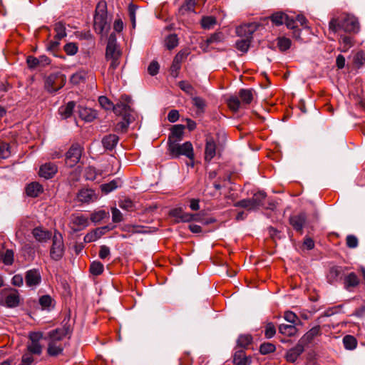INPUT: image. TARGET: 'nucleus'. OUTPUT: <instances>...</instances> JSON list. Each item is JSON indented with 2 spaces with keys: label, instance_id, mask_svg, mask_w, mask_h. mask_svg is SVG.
Returning <instances> with one entry per match:
<instances>
[{
  "label": "nucleus",
  "instance_id": "obj_62",
  "mask_svg": "<svg viewBox=\"0 0 365 365\" xmlns=\"http://www.w3.org/2000/svg\"><path fill=\"white\" fill-rule=\"evenodd\" d=\"M64 51L68 55H74L78 51V46L74 43H66L64 46Z\"/></svg>",
  "mask_w": 365,
  "mask_h": 365
},
{
  "label": "nucleus",
  "instance_id": "obj_18",
  "mask_svg": "<svg viewBox=\"0 0 365 365\" xmlns=\"http://www.w3.org/2000/svg\"><path fill=\"white\" fill-rule=\"evenodd\" d=\"M216 143L213 138L208 136L206 138L205 160L210 162L216 155Z\"/></svg>",
  "mask_w": 365,
  "mask_h": 365
},
{
  "label": "nucleus",
  "instance_id": "obj_4",
  "mask_svg": "<svg viewBox=\"0 0 365 365\" xmlns=\"http://www.w3.org/2000/svg\"><path fill=\"white\" fill-rule=\"evenodd\" d=\"M254 92L253 89H240L238 96H231L227 99L229 108L237 112L242 106L250 105L254 98Z\"/></svg>",
  "mask_w": 365,
  "mask_h": 365
},
{
  "label": "nucleus",
  "instance_id": "obj_14",
  "mask_svg": "<svg viewBox=\"0 0 365 365\" xmlns=\"http://www.w3.org/2000/svg\"><path fill=\"white\" fill-rule=\"evenodd\" d=\"M344 274V269L342 267L339 266H334L330 268L327 279L329 284H335L338 282H339Z\"/></svg>",
  "mask_w": 365,
  "mask_h": 365
},
{
  "label": "nucleus",
  "instance_id": "obj_53",
  "mask_svg": "<svg viewBox=\"0 0 365 365\" xmlns=\"http://www.w3.org/2000/svg\"><path fill=\"white\" fill-rule=\"evenodd\" d=\"M98 102L102 108L106 110H113V103L106 96H100L98 98Z\"/></svg>",
  "mask_w": 365,
  "mask_h": 365
},
{
  "label": "nucleus",
  "instance_id": "obj_16",
  "mask_svg": "<svg viewBox=\"0 0 365 365\" xmlns=\"http://www.w3.org/2000/svg\"><path fill=\"white\" fill-rule=\"evenodd\" d=\"M97 198L98 196L96 195L94 190L88 188L81 190L77 195L78 200L83 203L93 202L96 201Z\"/></svg>",
  "mask_w": 365,
  "mask_h": 365
},
{
  "label": "nucleus",
  "instance_id": "obj_54",
  "mask_svg": "<svg viewBox=\"0 0 365 365\" xmlns=\"http://www.w3.org/2000/svg\"><path fill=\"white\" fill-rule=\"evenodd\" d=\"M138 6L130 4L128 6L129 17L132 23V26L134 29L136 24L135 14Z\"/></svg>",
  "mask_w": 365,
  "mask_h": 365
},
{
  "label": "nucleus",
  "instance_id": "obj_33",
  "mask_svg": "<svg viewBox=\"0 0 365 365\" xmlns=\"http://www.w3.org/2000/svg\"><path fill=\"white\" fill-rule=\"evenodd\" d=\"M80 117L87 122H91L96 118V113L95 110L88 108H83L79 110Z\"/></svg>",
  "mask_w": 365,
  "mask_h": 365
},
{
  "label": "nucleus",
  "instance_id": "obj_42",
  "mask_svg": "<svg viewBox=\"0 0 365 365\" xmlns=\"http://www.w3.org/2000/svg\"><path fill=\"white\" fill-rule=\"evenodd\" d=\"M119 207L126 211H133L134 210V203L130 198H123L118 202Z\"/></svg>",
  "mask_w": 365,
  "mask_h": 365
},
{
  "label": "nucleus",
  "instance_id": "obj_56",
  "mask_svg": "<svg viewBox=\"0 0 365 365\" xmlns=\"http://www.w3.org/2000/svg\"><path fill=\"white\" fill-rule=\"evenodd\" d=\"M11 151L8 143H3L0 144V158L5 159L10 156Z\"/></svg>",
  "mask_w": 365,
  "mask_h": 365
},
{
  "label": "nucleus",
  "instance_id": "obj_25",
  "mask_svg": "<svg viewBox=\"0 0 365 365\" xmlns=\"http://www.w3.org/2000/svg\"><path fill=\"white\" fill-rule=\"evenodd\" d=\"M32 234L34 237L40 242H46L51 237L52 235L51 232L43 230L41 227L34 228L32 231Z\"/></svg>",
  "mask_w": 365,
  "mask_h": 365
},
{
  "label": "nucleus",
  "instance_id": "obj_36",
  "mask_svg": "<svg viewBox=\"0 0 365 365\" xmlns=\"http://www.w3.org/2000/svg\"><path fill=\"white\" fill-rule=\"evenodd\" d=\"M271 21L277 26H280L284 24L285 19H287V14L282 12L277 11L273 14L271 17Z\"/></svg>",
  "mask_w": 365,
  "mask_h": 365
},
{
  "label": "nucleus",
  "instance_id": "obj_34",
  "mask_svg": "<svg viewBox=\"0 0 365 365\" xmlns=\"http://www.w3.org/2000/svg\"><path fill=\"white\" fill-rule=\"evenodd\" d=\"M320 334V327L319 326H316L312 328L309 331H308L303 337L299 340L304 344L311 341L315 336H318Z\"/></svg>",
  "mask_w": 365,
  "mask_h": 365
},
{
  "label": "nucleus",
  "instance_id": "obj_49",
  "mask_svg": "<svg viewBox=\"0 0 365 365\" xmlns=\"http://www.w3.org/2000/svg\"><path fill=\"white\" fill-rule=\"evenodd\" d=\"M251 40L250 38H243L237 41L236 43L237 48L242 52H247L250 47Z\"/></svg>",
  "mask_w": 365,
  "mask_h": 365
},
{
  "label": "nucleus",
  "instance_id": "obj_58",
  "mask_svg": "<svg viewBox=\"0 0 365 365\" xmlns=\"http://www.w3.org/2000/svg\"><path fill=\"white\" fill-rule=\"evenodd\" d=\"M112 221L113 222H120L123 220V216L121 212L116 207L111 208Z\"/></svg>",
  "mask_w": 365,
  "mask_h": 365
},
{
  "label": "nucleus",
  "instance_id": "obj_37",
  "mask_svg": "<svg viewBox=\"0 0 365 365\" xmlns=\"http://www.w3.org/2000/svg\"><path fill=\"white\" fill-rule=\"evenodd\" d=\"M129 109V104L121 101L113 107V111L117 115H123L124 116Z\"/></svg>",
  "mask_w": 365,
  "mask_h": 365
},
{
  "label": "nucleus",
  "instance_id": "obj_40",
  "mask_svg": "<svg viewBox=\"0 0 365 365\" xmlns=\"http://www.w3.org/2000/svg\"><path fill=\"white\" fill-rule=\"evenodd\" d=\"M165 45L169 50L173 49L178 45V38L176 34H170L165 40Z\"/></svg>",
  "mask_w": 365,
  "mask_h": 365
},
{
  "label": "nucleus",
  "instance_id": "obj_13",
  "mask_svg": "<svg viewBox=\"0 0 365 365\" xmlns=\"http://www.w3.org/2000/svg\"><path fill=\"white\" fill-rule=\"evenodd\" d=\"M257 26L255 23L246 24L237 27L236 32L239 36L252 40V35L257 31Z\"/></svg>",
  "mask_w": 365,
  "mask_h": 365
},
{
  "label": "nucleus",
  "instance_id": "obj_57",
  "mask_svg": "<svg viewBox=\"0 0 365 365\" xmlns=\"http://www.w3.org/2000/svg\"><path fill=\"white\" fill-rule=\"evenodd\" d=\"M276 334V329L273 323L269 322L267 324L265 330H264V336L267 339H270L274 336Z\"/></svg>",
  "mask_w": 365,
  "mask_h": 365
},
{
  "label": "nucleus",
  "instance_id": "obj_3",
  "mask_svg": "<svg viewBox=\"0 0 365 365\" xmlns=\"http://www.w3.org/2000/svg\"><path fill=\"white\" fill-rule=\"evenodd\" d=\"M168 152L172 158H178L181 155L187 157L190 163L188 165L194 166V150L192 144L190 141H187L182 144L178 142H171L168 144Z\"/></svg>",
  "mask_w": 365,
  "mask_h": 365
},
{
  "label": "nucleus",
  "instance_id": "obj_32",
  "mask_svg": "<svg viewBox=\"0 0 365 365\" xmlns=\"http://www.w3.org/2000/svg\"><path fill=\"white\" fill-rule=\"evenodd\" d=\"M279 331L280 334L287 336H292L297 334V329L295 327V324H281L279 326Z\"/></svg>",
  "mask_w": 365,
  "mask_h": 365
},
{
  "label": "nucleus",
  "instance_id": "obj_48",
  "mask_svg": "<svg viewBox=\"0 0 365 365\" xmlns=\"http://www.w3.org/2000/svg\"><path fill=\"white\" fill-rule=\"evenodd\" d=\"M216 24V19L213 16H205L201 20L202 27L210 29Z\"/></svg>",
  "mask_w": 365,
  "mask_h": 365
},
{
  "label": "nucleus",
  "instance_id": "obj_29",
  "mask_svg": "<svg viewBox=\"0 0 365 365\" xmlns=\"http://www.w3.org/2000/svg\"><path fill=\"white\" fill-rule=\"evenodd\" d=\"M122 185V181L120 178H117L115 180H113L112 181L109 182L108 183H104L101 185V190L105 194H108L116 188L120 187Z\"/></svg>",
  "mask_w": 365,
  "mask_h": 365
},
{
  "label": "nucleus",
  "instance_id": "obj_26",
  "mask_svg": "<svg viewBox=\"0 0 365 365\" xmlns=\"http://www.w3.org/2000/svg\"><path fill=\"white\" fill-rule=\"evenodd\" d=\"M233 363L235 365H250L251 359L245 355L243 350H239L234 354Z\"/></svg>",
  "mask_w": 365,
  "mask_h": 365
},
{
  "label": "nucleus",
  "instance_id": "obj_30",
  "mask_svg": "<svg viewBox=\"0 0 365 365\" xmlns=\"http://www.w3.org/2000/svg\"><path fill=\"white\" fill-rule=\"evenodd\" d=\"M39 304L43 310L50 311L55 306L53 299L48 294H45L39 298Z\"/></svg>",
  "mask_w": 365,
  "mask_h": 365
},
{
  "label": "nucleus",
  "instance_id": "obj_61",
  "mask_svg": "<svg viewBox=\"0 0 365 365\" xmlns=\"http://www.w3.org/2000/svg\"><path fill=\"white\" fill-rule=\"evenodd\" d=\"M98 173L95 168L88 167L86 170V178L88 180H95L97 178Z\"/></svg>",
  "mask_w": 365,
  "mask_h": 365
},
{
  "label": "nucleus",
  "instance_id": "obj_52",
  "mask_svg": "<svg viewBox=\"0 0 365 365\" xmlns=\"http://www.w3.org/2000/svg\"><path fill=\"white\" fill-rule=\"evenodd\" d=\"M108 212H106L105 210H99L91 215V220L93 222H99L100 221L106 218Z\"/></svg>",
  "mask_w": 365,
  "mask_h": 365
},
{
  "label": "nucleus",
  "instance_id": "obj_59",
  "mask_svg": "<svg viewBox=\"0 0 365 365\" xmlns=\"http://www.w3.org/2000/svg\"><path fill=\"white\" fill-rule=\"evenodd\" d=\"M346 244L348 247L354 249L358 246L359 241L356 236L349 235L346 237Z\"/></svg>",
  "mask_w": 365,
  "mask_h": 365
},
{
  "label": "nucleus",
  "instance_id": "obj_43",
  "mask_svg": "<svg viewBox=\"0 0 365 365\" xmlns=\"http://www.w3.org/2000/svg\"><path fill=\"white\" fill-rule=\"evenodd\" d=\"M54 30L56 32V38L58 39H61L66 36L65 26L61 22L55 24Z\"/></svg>",
  "mask_w": 365,
  "mask_h": 365
},
{
  "label": "nucleus",
  "instance_id": "obj_20",
  "mask_svg": "<svg viewBox=\"0 0 365 365\" xmlns=\"http://www.w3.org/2000/svg\"><path fill=\"white\" fill-rule=\"evenodd\" d=\"M307 221V216L304 213L302 212L296 215H293L289 218V222L293 228L297 231L302 232V229Z\"/></svg>",
  "mask_w": 365,
  "mask_h": 365
},
{
  "label": "nucleus",
  "instance_id": "obj_64",
  "mask_svg": "<svg viewBox=\"0 0 365 365\" xmlns=\"http://www.w3.org/2000/svg\"><path fill=\"white\" fill-rule=\"evenodd\" d=\"M34 361L32 355L24 354L21 357V363L19 365H32Z\"/></svg>",
  "mask_w": 365,
  "mask_h": 365
},
{
  "label": "nucleus",
  "instance_id": "obj_27",
  "mask_svg": "<svg viewBox=\"0 0 365 365\" xmlns=\"http://www.w3.org/2000/svg\"><path fill=\"white\" fill-rule=\"evenodd\" d=\"M14 254L13 250H6L5 252L0 247V262H2L4 265L10 266L14 262Z\"/></svg>",
  "mask_w": 365,
  "mask_h": 365
},
{
  "label": "nucleus",
  "instance_id": "obj_24",
  "mask_svg": "<svg viewBox=\"0 0 365 365\" xmlns=\"http://www.w3.org/2000/svg\"><path fill=\"white\" fill-rule=\"evenodd\" d=\"M119 140L118 135L115 134H109L104 136L102 139V144L106 150H112L117 145Z\"/></svg>",
  "mask_w": 365,
  "mask_h": 365
},
{
  "label": "nucleus",
  "instance_id": "obj_2",
  "mask_svg": "<svg viewBox=\"0 0 365 365\" xmlns=\"http://www.w3.org/2000/svg\"><path fill=\"white\" fill-rule=\"evenodd\" d=\"M67 334L64 328H57L48 332L44 339L48 341L47 354L49 356L57 357L61 355L64 350L62 341Z\"/></svg>",
  "mask_w": 365,
  "mask_h": 365
},
{
  "label": "nucleus",
  "instance_id": "obj_39",
  "mask_svg": "<svg viewBox=\"0 0 365 365\" xmlns=\"http://www.w3.org/2000/svg\"><path fill=\"white\" fill-rule=\"evenodd\" d=\"M235 207H243L247 209L249 211L256 210L255 207L252 201V199H243L240 201L236 202L234 204Z\"/></svg>",
  "mask_w": 365,
  "mask_h": 365
},
{
  "label": "nucleus",
  "instance_id": "obj_11",
  "mask_svg": "<svg viewBox=\"0 0 365 365\" xmlns=\"http://www.w3.org/2000/svg\"><path fill=\"white\" fill-rule=\"evenodd\" d=\"M71 225L74 231L82 230L88 226V218L80 213L73 214L71 216Z\"/></svg>",
  "mask_w": 365,
  "mask_h": 365
},
{
  "label": "nucleus",
  "instance_id": "obj_1",
  "mask_svg": "<svg viewBox=\"0 0 365 365\" xmlns=\"http://www.w3.org/2000/svg\"><path fill=\"white\" fill-rule=\"evenodd\" d=\"M329 29L334 33L343 30L345 32L356 34L359 31L360 26L356 16L346 14L341 18L333 17L329 23Z\"/></svg>",
  "mask_w": 365,
  "mask_h": 365
},
{
  "label": "nucleus",
  "instance_id": "obj_10",
  "mask_svg": "<svg viewBox=\"0 0 365 365\" xmlns=\"http://www.w3.org/2000/svg\"><path fill=\"white\" fill-rule=\"evenodd\" d=\"M83 148L78 143H73L66 154V162L70 167H73L80 160Z\"/></svg>",
  "mask_w": 365,
  "mask_h": 365
},
{
  "label": "nucleus",
  "instance_id": "obj_17",
  "mask_svg": "<svg viewBox=\"0 0 365 365\" xmlns=\"http://www.w3.org/2000/svg\"><path fill=\"white\" fill-rule=\"evenodd\" d=\"M304 350V344L299 341L298 344L293 348L290 349L286 354V359L289 362H294L298 357L303 353Z\"/></svg>",
  "mask_w": 365,
  "mask_h": 365
},
{
  "label": "nucleus",
  "instance_id": "obj_15",
  "mask_svg": "<svg viewBox=\"0 0 365 365\" xmlns=\"http://www.w3.org/2000/svg\"><path fill=\"white\" fill-rule=\"evenodd\" d=\"M359 283L360 279L354 272L349 273L344 278V287L349 292H353Z\"/></svg>",
  "mask_w": 365,
  "mask_h": 365
},
{
  "label": "nucleus",
  "instance_id": "obj_9",
  "mask_svg": "<svg viewBox=\"0 0 365 365\" xmlns=\"http://www.w3.org/2000/svg\"><path fill=\"white\" fill-rule=\"evenodd\" d=\"M4 299L0 304L9 308L16 307L19 304V294L16 289H4L1 292Z\"/></svg>",
  "mask_w": 365,
  "mask_h": 365
},
{
  "label": "nucleus",
  "instance_id": "obj_22",
  "mask_svg": "<svg viewBox=\"0 0 365 365\" xmlns=\"http://www.w3.org/2000/svg\"><path fill=\"white\" fill-rule=\"evenodd\" d=\"M185 125H175L171 130V133L168 138V143L171 142H179L182 140L183 136V131Z\"/></svg>",
  "mask_w": 365,
  "mask_h": 365
},
{
  "label": "nucleus",
  "instance_id": "obj_41",
  "mask_svg": "<svg viewBox=\"0 0 365 365\" xmlns=\"http://www.w3.org/2000/svg\"><path fill=\"white\" fill-rule=\"evenodd\" d=\"M343 343H344V347L346 349H349V350L355 349L356 346V344H357L356 338L351 335L345 336L343 339Z\"/></svg>",
  "mask_w": 365,
  "mask_h": 365
},
{
  "label": "nucleus",
  "instance_id": "obj_19",
  "mask_svg": "<svg viewBox=\"0 0 365 365\" xmlns=\"http://www.w3.org/2000/svg\"><path fill=\"white\" fill-rule=\"evenodd\" d=\"M57 172V166L53 163H46L40 167L39 175L45 179H50Z\"/></svg>",
  "mask_w": 365,
  "mask_h": 365
},
{
  "label": "nucleus",
  "instance_id": "obj_60",
  "mask_svg": "<svg viewBox=\"0 0 365 365\" xmlns=\"http://www.w3.org/2000/svg\"><path fill=\"white\" fill-rule=\"evenodd\" d=\"M222 33H215L206 39L205 43L208 46L213 43L220 42V41H222Z\"/></svg>",
  "mask_w": 365,
  "mask_h": 365
},
{
  "label": "nucleus",
  "instance_id": "obj_21",
  "mask_svg": "<svg viewBox=\"0 0 365 365\" xmlns=\"http://www.w3.org/2000/svg\"><path fill=\"white\" fill-rule=\"evenodd\" d=\"M109 230L108 226L98 227L93 231L87 233L84 237V242L86 243L96 241L101 236L106 234V232Z\"/></svg>",
  "mask_w": 365,
  "mask_h": 365
},
{
  "label": "nucleus",
  "instance_id": "obj_7",
  "mask_svg": "<svg viewBox=\"0 0 365 365\" xmlns=\"http://www.w3.org/2000/svg\"><path fill=\"white\" fill-rule=\"evenodd\" d=\"M65 252V247L62 235L58 232H55L52 238V245L50 250V256L55 261L60 260Z\"/></svg>",
  "mask_w": 365,
  "mask_h": 365
},
{
  "label": "nucleus",
  "instance_id": "obj_46",
  "mask_svg": "<svg viewBox=\"0 0 365 365\" xmlns=\"http://www.w3.org/2000/svg\"><path fill=\"white\" fill-rule=\"evenodd\" d=\"M291 40L286 37H279L277 38V46L280 51H285L291 46Z\"/></svg>",
  "mask_w": 365,
  "mask_h": 365
},
{
  "label": "nucleus",
  "instance_id": "obj_51",
  "mask_svg": "<svg viewBox=\"0 0 365 365\" xmlns=\"http://www.w3.org/2000/svg\"><path fill=\"white\" fill-rule=\"evenodd\" d=\"M354 63L358 68L365 64V53L363 51H359L354 55Z\"/></svg>",
  "mask_w": 365,
  "mask_h": 365
},
{
  "label": "nucleus",
  "instance_id": "obj_50",
  "mask_svg": "<svg viewBox=\"0 0 365 365\" xmlns=\"http://www.w3.org/2000/svg\"><path fill=\"white\" fill-rule=\"evenodd\" d=\"M275 349H276V347L273 344L267 342V343H264L260 345L259 352L262 354L264 355V354H267L274 352L275 351Z\"/></svg>",
  "mask_w": 365,
  "mask_h": 365
},
{
  "label": "nucleus",
  "instance_id": "obj_44",
  "mask_svg": "<svg viewBox=\"0 0 365 365\" xmlns=\"http://www.w3.org/2000/svg\"><path fill=\"white\" fill-rule=\"evenodd\" d=\"M252 341V337L250 334L240 335L237 339V344L242 348L247 347Z\"/></svg>",
  "mask_w": 365,
  "mask_h": 365
},
{
  "label": "nucleus",
  "instance_id": "obj_6",
  "mask_svg": "<svg viewBox=\"0 0 365 365\" xmlns=\"http://www.w3.org/2000/svg\"><path fill=\"white\" fill-rule=\"evenodd\" d=\"M66 77L61 73H56L49 75L46 81L44 87L49 93H56L64 86Z\"/></svg>",
  "mask_w": 365,
  "mask_h": 365
},
{
  "label": "nucleus",
  "instance_id": "obj_23",
  "mask_svg": "<svg viewBox=\"0 0 365 365\" xmlns=\"http://www.w3.org/2000/svg\"><path fill=\"white\" fill-rule=\"evenodd\" d=\"M339 48L341 52H347L354 45L353 37L346 35H341L339 39Z\"/></svg>",
  "mask_w": 365,
  "mask_h": 365
},
{
  "label": "nucleus",
  "instance_id": "obj_63",
  "mask_svg": "<svg viewBox=\"0 0 365 365\" xmlns=\"http://www.w3.org/2000/svg\"><path fill=\"white\" fill-rule=\"evenodd\" d=\"M284 317L286 321L292 324H296L299 321L297 316L292 312H286Z\"/></svg>",
  "mask_w": 365,
  "mask_h": 365
},
{
  "label": "nucleus",
  "instance_id": "obj_28",
  "mask_svg": "<svg viewBox=\"0 0 365 365\" xmlns=\"http://www.w3.org/2000/svg\"><path fill=\"white\" fill-rule=\"evenodd\" d=\"M42 191L43 188L41 185L37 182H33L29 184L26 188L27 195L32 197H37Z\"/></svg>",
  "mask_w": 365,
  "mask_h": 365
},
{
  "label": "nucleus",
  "instance_id": "obj_55",
  "mask_svg": "<svg viewBox=\"0 0 365 365\" xmlns=\"http://www.w3.org/2000/svg\"><path fill=\"white\" fill-rule=\"evenodd\" d=\"M121 230L124 232H132V233H143L145 232L139 226H135L131 225H125L122 227Z\"/></svg>",
  "mask_w": 365,
  "mask_h": 365
},
{
  "label": "nucleus",
  "instance_id": "obj_12",
  "mask_svg": "<svg viewBox=\"0 0 365 365\" xmlns=\"http://www.w3.org/2000/svg\"><path fill=\"white\" fill-rule=\"evenodd\" d=\"M26 284L29 287H36L41 282V276L39 270L36 269H29L25 274Z\"/></svg>",
  "mask_w": 365,
  "mask_h": 365
},
{
  "label": "nucleus",
  "instance_id": "obj_38",
  "mask_svg": "<svg viewBox=\"0 0 365 365\" xmlns=\"http://www.w3.org/2000/svg\"><path fill=\"white\" fill-rule=\"evenodd\" d=\"M119 56L120 53L117 51L116 44L113 42L108 43L106 52V58Z\"/></svg>",
  "mask_w": 365,
  "mask_h": 365
},
{
  "label": "nucleus",
  "instance_id": "obj_31",
  "mask_svg": "<svg viewBox=\"0 0 365 365\" xmlns=\"http://www.w3.org/2000/svg\"><path fill=\"white\" fill-rule=\"evenodd\" d=\"M76 103L74 101H69L66 105L60 107L58 111L61 116L66 119L71 116L74 110Z\"/></svg>",
  "mask_w": 365,
  "mask_h": 365
},
{
  "label": "nucleus",
  "instance_id": "obj_47",
  "mask_svg": "<svg viewBox=\"0 0 365 365\" xmlns=\"http://www.w3.org/2000/svg\"><path fill=\"white\" fill-rule=\"evenodd\" d=\"M103 271V265L101 262L94 261L91 263L90 267V272L94 275H99Z\"/></svg>",
  "mask_w": 365,
  "mask_h": 365
},
{
  "label": "nucleus",
  "instance_id": "obj_5",
  "mask_svg": "<svg viewBox=\"0 0 365 365\" xmlns=\"http://www.w3.org/2000/svg\"><path fill=\"white\" fill-rule=\"evenodd\" d=\"M107 22V9L106 2L98 4L94 16V29L98 34H102L106 29Z\"/></svg>",
  "mask_w": 365,
  "mask_h": 365
},
{
  "label": "nucleus",
  "instance_id": "obj_45",
  "mask_svg": "<svg viewBox=\"0 0 365 365\" xmlns=\"http://www.w3.org/2000/svg\"><path fill=\"white\" fill-rule=\"evenodd\" d=\"M178 86L185 93L190 96H193L195 93V88L193 86L185 81H181L178 83Z\"/></svg>",
  "mask_w": 365,
  "mask_h": 365
},
{
  "label": "nucleus",
  "instance_id": "obj_35",
  "mask_svg": "<svg viewBox=\"0 0 365 365\" xmlns=\"http://www.w3.org/2000/svg\"><path fill=\"white\" fill-rule=\"evenodd\" d=\"M266 197L267 195L263 191H259L253 195L251 199L256 210L264 205Z\"/></svg>",
  "mask_w": 365,
  "mask_h": 365
},
{
  "label": "nucleus",
  "instance_id": "obj_8",
  "mask_svg": "<svg viewBox=\"0 0 365 365\" xmlns=\"http://www.w3.org/2000/svg\"><path fill=\"white\" fill-rule=\"evenodd\" d=\"M43 339L42 332H30L29 334V342L26 345L29 354L41 355L43 351V346L41 341Z\"/></svg>",
  "mask_w": 365,
  "mask_h": 365
}]
</instances>
